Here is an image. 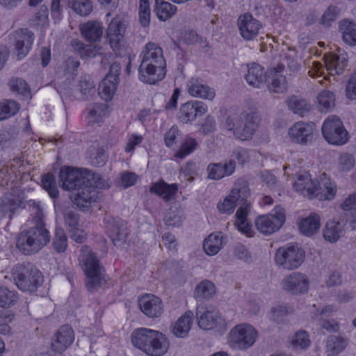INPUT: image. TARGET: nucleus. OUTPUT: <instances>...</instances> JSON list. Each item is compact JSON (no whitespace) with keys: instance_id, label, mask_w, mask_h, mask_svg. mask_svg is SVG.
<instances>
[{"instance_id":"obj_30","label":"nucleus","mask_w":356,"mask_h":356,"mask_svg":"<svg viewBox=\"0 0 356 356\" xmlns=\"http://www.w3.org/2000/svg\"><path fill=\"white\" fill-rule=\"evenodd\" d=\"M245 80L250 86L259 88L267 80L264 68L257 63L248 65Z\"/></svg>"},{"instance_id":"obj_59","label":"nucleus","mask_w":356,"mask_h":356,"mask_svg":"<svg viewBox=\"0 0 356 356\" xmlns=\"http://www.w3.org/2000/svg\"><path fill=\"white\" fill-rule=\"evenodd\" d=\"M102 46H78L76 50L82 58H90L102 54Z\"/></svg>"},{"instance_id":"obj_48","label":"nucleus","mask_w":356,"mask_h":356,"mask_svg":"<svg viewBox=\"0 0 356 356\" xmlns=\"http://www.w3.org/2000/svg\"><path fill=\"white\" fill-rule=\"evenodd\" d=\"M68 6L81 16H87L92 10V5L89 0H68Z\"/></svg>"},{"instance_id":"obj_21","label":"nucleus","mask_w":356,"mask_h":356,"mask_svg":"<svg viewBox=\"0 0 356 356\" xmlns=\"http://www.w3.org/2000/svg\"><path fill=\"white\" fill-rule=\"evenodd\" d=\"M238 26L241 36L247 40H252L256 37L259 30L261 28V22L254 18L250 13H245L239 17Z\"/></svg>"},{"instance_id":"obj_24","label":"nucleus","mask_w":356,"mask_h":356,"mask_svg":"<svg viewBox=\"0 0 356 356\" xmlns=\"http://www.w3.org/2000/svg\"><path fill=\"white\" fill-rule=\"evenodd\" d=\"M316 180L306 171L300 172L296 175L293 187L296 191L309 199L314 198V188Z\"/></svg>"},{"instance_id":"obj_52","label":"nucleus","mask_w":356,"mask_h":356,"mask_svg":"<svg viewBox=\"0 0 356 356\" xmlns=\"http://www.w3.org/2000/svg\"><path fill=\"white\" fill-rule=\"evenodd\" d=\"M53 248L58 253L64 252L67 248V237L62 228H56L53 238Z\"/></svg>"},{"instance_id":"obj_51","label":"nucleus","mask_w":356,"mask_h":356,"mask_svg":"<svg viewBox=\"0 0 356 356\" xmlns=\"http://www.w3.org/2000/svg\"><path fill=\"white\" fill-rule=\"evenodd\" d=\"M310 343L309 334L304 330L298 331L291 339V345L295 349H305Z\"/></svg>"},{"instance_id":"obj_7","label":"nucleus","mask_w":356,"mask_h":356,"mask_svg":"<svg viewBox=\"0 0 356 356\" xmlns=\"http://www.w3.org/2000/svg\"><path fill=\"white\" fill-rule=\"evenodd\" d=\"M257 337L258 332L253 326L239 324L230 330L228 342L233 348L246 350L254 345Z\"/></svg>"},{"instance_id":"obj_56","label":"nucleus","mask_w":356,"mask_h":356,"mask_svg":"<svg viewBox=\"0 0 356 356\" xmlns=\"http://www.w3.org/2000/svg\"><path fill=\"white\" fill-rule=\"evenodd\" d=\"M108 106L106 104H95L88 108V115L91 122H97L107 112Z\"/></svg>"},{"instance_id":"obj_35","label":"nucleus","mask_w":356,"mask_h":356,"mask_svg":"<svg viewBox=\"0 0 356 356\" xmlns=\"http://www.w3.org/2000/svg\"><path fill=\"white\" fill-rule=\"evenodd\" d=\"M141 55L143 63L165 65L163 49L160 46H145Z\"/></svg>"},{"instance_id":"obj_18","label":"nucleus","mask_w":356,"mask_h":356,"mask_svg":"<svg viewBox=\"0 0 356 356\" xmlns=\"http://www.w3.org/2000/svg\"><path fill=\"white\" fill-rule=\"evenodd\" d=\"M336 51L330 53L325 58V67L328 73L334 76L341 74L347 65V54L343 49L335 46Z\"/></svg>"},{"instance_id":"obj_31","label":"nucleus","mask_w":356,"mask_h":356,"mask_svg":"<svg viewBox=\"0 0 356 356\" xmlns=\"http://www.w3.org/2000/svg\"><path fill=\"white\" fill-rule=\"evenodd\" d=\"M321 226V218L315 213L302 218L298 223L300 232L305 236H311L318 232Z\"/></svg>"},{"instance_id":"obj_45","label":"nucleus","mask_w":356,"mask_h":356,"mask_svg":"<svg viewBox=\"0 0 356 356\" xmlns=\"http://www.w3.org/2000/svg\"><path fill=\"white\" fill-rule=\"evenodd\" d=\"M339 28L344 42L356 44V24L344 19L340 22Z\"/></svg>"},{"instance_id":"obj_1","label":"nucleus","mask_w":356,"mask_h":356,"mask_svg":"<svg viewBox=\"0 0 356 356\" xmlns=\"http://www.w3.org/2000/svg\"><path fill=\"white\" fill-rule=\"evenodd\" d=\"M29 207H33L35 227L22 232L18 235L16 242L17 248L25 254L38 252L47 245L50 238L49 232L44 227L40 206L35 202L31 201Z\"/></svg>"},{"instance_id":"obj_39","label":"nucleus","mask_w":356,"mask_h":356,"mask_svg":"<svg viewBox=\"0 0 356 356\" xmlns=\"http://www.w3.org/2000/svg\"><path fill=\"white\" fill-rule=\"evenodd\" d=\"M348 344V340L341 336H330L326 342V354L335 356L341 353Z\"/></svg>"},{"instance_id":"obj_61","label":"nucleus","mask_w":356,"mask_h":356,"mask_svg":"<svg viewBox=\"0 0 356 356\" xmlns=\"http://www.w3.org/2000/svg\"><path fill=\"white\" fill-rule=\"evenodd\" d=\"M290 307L286 305L282 304L276 305L271 309L270 318L275 322L280 323L282 321V318L290 312Z\"/></svg>"},{"instance_id":"obj_2","label":"nucleus","mask_w":356,"mask_h":356,"mask_svg":"<svg viewBox=\"0 0 356 356\" xmlns=\"http://www.w3.org/2000/svg\"><path fill=\"white\" fill-rule=\"evenodd\" d=\"M260 117L255 108H249L241 113H230L226 118L225 127L232 131L236 138L241 140L252 138L259 127Z\"/></svg>"},{"instance_id":"obj_12","label":"nucleus","mask_w":356,"mask_h":356,"mask_svg":"<svg viewBox=\"0 0 356 356\" xmlns=\"http://www.w3.org/2000/svg\"><path fill=\"white\" fill-rule=\"evenodd\" d=\"M315 125L312 122L299 121L294 123L288 130L291 140L295 143L306 145L314 138Z\"/></svg>"},{"instance_id":"obj_27","label":"nucleus","mask_w":356,"mask_h":356,"mask_svg":"<svg viewBox=\"0 0 356 356\" xmlns=\"http://www.w3.org/2000/svg\"><path fill=\"white\" fill-rule=\"evenodd\" d=\"M82 36L90 42H97L100 40L103 35L104 27L101 22L97 21H88L79 25Z\"/></svg>"},{"instance_id":"obj_41","label":"nucleus","mask_w":356,"mask_h":356,"mask_svg":"<svg viewBox=\"0 0 356 356\" xmlns=\"http://www.w3.org/2000/svg\"><path fill=\"white\" fill-rule=\"evenodd\" d=\"M222 248V236L221 233L211 234L205 238L203 248L208 255L216 254Z\"/></svg>"},{"instance_id":"obj_49","label":"nucleus","mask_w":356,"mask_h":356,"mask_svg":"<svg viewBox=\"0 0 356 356\" xmlns=\"http://www.w3.org/2000/svg\"><path fill=\"white\" fill-rule=\"evenodd\" d=\"M185 218L184 212L179 208H170L165 216V222L168 226H179Z\"/></svg>"},{"instance_id":"obj_6","label":"nucleus","mask_w":356,"mask_h":356,"mask_svg":"<svg viewBox=\"0 0 356 356\" xmlns=\"http://www.w3.org/2000/svg\"><path fill=\"white\" fill-rule=\"evenodd\" d=\"M107 186L102 178L93 177L92 180L87 179L85 184L76 188L78 192L72 195L71 199L80 209H88L98 198L97 188H104Z\"/></svg>"},{"instance_id":"obj_33","label":"nucleus","mask_w":356,"mask_h":356,"mask_svg":"<svg viewBox=\"0 0 356 356\" xmlns=\"http://www.w3.org/2000/svg\"><path fill=\"white\" fill-rule=\"evenodd\" d=\"M149 190L150 192L160 196L165 202H168L174 198L177 192L178 186L176 184H168L161 180L153 184Z\"/></svg>"},{"instance_id":"obj_40","label":"nucleus","mask_w":356,"mask_h":356,"mask_svg":"<svg viewBox=\"0 0 356 356\" xmlns=\"http://www.w3.org/2000/svg\"><path fill=\"white\" fill-rule=\"evenodd\" d=\"M177 10V6L165 0H155L154 11L161 21H165L172 17Z\"/></svg>"},{"instance_id":"obj_26","label":"nucleus","mask_w":356,"mask_h":356,"mask_svg":"<svg viewBox=\"0 0 356 356\" xmlns=\"http://www.w3.org/2000/svg\"><path fill=\"white\" fill-rule=\"evenodd\" d=\"M236 163L229 160L224 163H211L207 167L208 178L213 180H219L229 176L235 171Z\"/></svg>"},{"instance_id":"obj_47","label":"nucleus","mask_w":356,"mask_h":356,"mask_svg":"<svg viewBox=\"0 0 356 356\" xmlns=\"http://www.w3.org/2000/svg\"><path fill=\"white\" fill-rule=\"evenodd\" d=\"M198 146L199 143L195 138L186 136L182 141L179 149L175 154V156L182 159L193 153Z\"/></svg>"},{"instance_id":"obj_46","label":"nucleus","mask_w":356,"mask_h":356,"mask_svg":"<svg viewBox=\"0 0 356 356\" xmlns=\"http://www.w3.org/2000/svg\"><path fill=\"white\" fill-rule=\"evenodd\" d=\"M216 293V286L213 282L207 280L198 284L195 290V297L197 299H209Z\"/></svg>"},{"instance_id":"obj_3","label":"nucleus","mask_w":356,"mask_h":356,"mask_svg":"<svg viewBox=\"0 0 356 356\" xmlns=\"http://www.w3.org/2000/svg\"><path fill=\"white\" fill-rule=\"evenodd\" d=\"M133 345L149 356H163L170 343L161 332L147 328H140L131 334Z\"/></svg>"},{"instance_id":"obj_38","label":"nucleus","mask_w":356,"mask_h":356,"mask_svg":"<svg viewBox=\"0 0 356 356\" xmlns=\"http://www.w3.org/2000/svg\"><path fill=\"white\" fill-rule=\"evenodd\" d=\"M317 107L321 112L327 113L335 107L336 97L333 92L323 90L316 97Z\"/></svg>"},{"instance_id":"obj_25","label":"nucleus","mask_w":356,"mask_h":356,"mask_svg":"<svg viewBox=\"0 0 356 356\" xmlns=\"http://www.w3.org/2000/svg\"><path fill=\"white\" fill-rule=\"evenodd\" d=\"M188 92L190 95L202 98L208 100H213L215 97V90L204 84L202 80L196 78H191L187 83Z\"/></svg>"},{"instance_id":"obj_23","label":"nucleus","mask_w":356,"mask_h":356,"mask_svg":"<svg viewBox=\"0 0 356 356\" xmlns=\"http://www.w3.org/2000/svg\"><path fill=\"white\" fill-rule=\"evenodd\" d=\"M74 334L72 328L69 325L62 326L52 339L51 348L54 351L61 353L65 351L74 341Z\"/></svg>"},{"instance_id":"obj_22","label":"nucleus","mask_w":356,"mask_h":356,"mask_svg":"<svg viewBox=\"0 0 356 356\" xmlns=\"http://www.w3.org/2000/svg\"><path fill=\"white\" fill-rule=\"evenodd\" d=\"M314 198L321 201L334 199L337 193V185L323 174L319 181H316L314 188Z\"/></svg>"},{"instance_id":"obj_14","label":"nucleus","mask_w":356,"mask_h":356,"mask_svg":"<svg viewBox=\"0 0 356 356\" xmlns=\"http://www.w3.org/2000/svg\"><path fill=\"white\" fill-rule=\"evenodd\" d=\"M165 65H156L141 62L138 68V78L147 84H156L165 76Z\"/></svg>"},{"instance_id":"obj_19","label":"nucleus","mask_w":356,"mask_h":356,"mask_svg":"<svg viewBox=\"0 0 356 356\" xmlns=\"http://www.w3.org/2000/svg\"><path fill=\"white\" fill-rule=\"evenodd\" d=\"M141 312L149 318H157L163 312V305L159 298L153 294H145L138 299Z\"/></svg>"},{"instance_id":"obj_37","label":"nucleus","mask_w":356,"mask_h":356,"mask_svg":"<svg viewBox=\"0 0 356 356\" xmlns=\"http://www.w3.org/2000/svg\"><path fill=\"white\" fill-rule=\"evenodd\" d=\"M341 208L345 212L346 220L352 229H356V192L349 195L343 200Z\"/></svg>"},{"instance_id":"obj_10","label":"nucleus","mask_w":356,"mask_h":356,"mask_svg":"<svg viewBox=\"0 0 356 356\" xmlns=\"http://www.w3.org/2000/svg\"><path fill=\"white\" fill-rule=\"evenodd\" d=\"M284 221V209L282 207H277L275 209V213L263 215L257 218L255 226L261 233L270 235L279 230Z\"/></svg>"},{"instance_id":"obj_13","label":"nucleus","mask_w":356,"mask_h":356,"mask_svg":"<svg viewBox=\"0 0 356 356\" xmlns=\"http://www.w3.org/2000/svg\"><path fill=\"white\" fill-rule=\"evenodd\" d=\"M286 70L284 63L268 70L267 87L270 92L284 93L288 89V81L286 77Z\"/></svg>"},{"instance_id":"obj_20","label":"nucleus","mask_w":356,"mask_h":356,"mask_svg":"<svg viewBox=\"0 0 356 356\" xmlns=\"http://www.w3.org/2000/svg\"><path fill=\"white\" fill-rule=\"evenodd\" d=\"M127 26V21L122 16L117 15L111 20L106 30L109 44H118L123 41Z\"/></svg>"},{"instance_id":"obj_8","label":"nucleus","mask_w":356,"mask_h":356,"mask_svg":"<svg viewBox=\"0 0 356 356\" xmlns=\"http://www.w3.org/2000/svg\"><path fill=\"white\" fill-rule=\"evenodd\" d=\"M305 252L297 245L280 248L275 255V264L287 270L298 268L304 261Z\"/></svg>"},{"instance_id":"obj_29","label":"nucleus","mask_w":356,"mask_h":356,"mask_svg":"<svg viewBox=\"0 0 356 356\" xmlns=\"http://www.w3.org/2000/svg\"><path fill=\"white\" fill-rule=\"evenodd\" d=\"M108 232L116 246L122 245L128 236L127 225L122 220H113L108 227Z\"/></svg>"},{"instance_id":"obj_60","label":"nucleus","mask_w":356,"mask_h":356,"mask_svg":"<svg viewBox=\"0 0 356 356\" xmlns=\"http://www.w3.org/2000/svg\"><path fill=\"white\" fill-rule=\"evenodd\" d=\"M238 205L229 194L222 202L218 204V209L220 213L225 214H232L236 207Z\"/></svg>"},{"instance_id":"obj_55","label":"nucleus","mask_w":356,"mask_h":356,"mask_svg":"<svg viewBox=\"0 0 356 356\" xmlns=\"http://www.w3.org/2000/svg\"><path fill=\"white\" fill-rule=\"evenodd\" d=\"M204 42V38L194 31H183L179 33L178 37L179 44H195Z\"/></svg>"},{"instance_id":"obj_28","label":"nucleus","mask_w":356,"mask_h":356,"mask_svg":"<svg viewBox=\"0 0 356 356\" xmlns=\"http://www.w3.org/2000/svg\"><path fill=\"white\" fill-rule=\"evenodd\" d=\"M232 200L241 206H248L249 209L250 204L248 203V198L250 195V191L248 184L243 179H238L234 184L232 189L230 191Z\"/></svg>"},{"instance_id":"obj_53","label":"nucleus","mask_w":356,"mask_h":356,"mask_svg":"<svg viewBox=\"0 0 356 356\" xmlns=\"http://www.w3.org/2000/svg\"><path fill=\"white\" fill-rule=\"evenodd\" d=\"M11 40H14V44H31L34 40L33 33L28 29H20L15 31Z\"/></svg>"},{"instance_id":"obj_62","label":"nucleus","mask_w":356,"mask_h":356,"mask_svg":"<svg viewBox=\"0 0 356 356\" xmlns=\"http://www.w3.org/2000/svg\"><path fill=\"white\" fill-rule=\"evenodd\" d=\"M1 103L4 120L14 115L19 110V104L15 101L9 100Z\"/></svg>"},{"instance_id":"obj_16","label":"nucleus","mask_w":356,"mask_h":356,"mask_svg":"<svg viewBox=\"0 0 356 356\" xmlns=\"http://www.w3.org/2000/svg\"><path fill=\"white\" fill-rule=\"evenodd\" d=\"M196 316L199 327L203 330H211L225 324V320L218 312L203 307H197Z\"/></svg>"},{"instance_id":"obj_17","label":"nucleus","mask_w":356,"mask_h":356,"mask_svg":"<svg viewBox=\"0 0 356 356\" xmlns=\"http://www.w3.org/2000/svg\"><path fill=\"white\" fill-rule=\"evenodd\" d=\"M207 111V106L204 102L192 100L180 106L177 118L181 122L186 124L193 122L197 115H204Z\"/></svg>"},{"instance_id":"obj_57","label":"nucleus","mask_w":356,"mask_h":356,"mask_svg":"<svg viewBox=\"0 0 356 356\" xmlns=\"http://www.w3.org/2000/svg\"><path fill=\"white\" fill-rule=\"evenodd\" d=\"M9 86L13 92L28 97L30 90L26 82L19 78H13L9 81Z\"/></svg>"},{"instance_id":"obj_42","label":"nucleus","mask_w":356,"mask_h":356,"mask_svg":"<svg viewBox=\"0 0 356 356\" xmlns=\"http://www.w3.org/2000/svg\"><path fill=\"white\" fill-rule=\"evenodd\" d=\"M286 104L290 111L300 116H303L310 111L312 108L307 100L296 96L289 97L286 100Z\"/></svg>"},{"instance_id":"obj_5","label":"nucleus","mask_w":356,"mask_h":356,"mask_svg":"<svg viewBox=\"0 0 356 356\" xmlns=\"http://www.w3.org/2000/svg\"><path fill=\"white\" fill-rule=\"evenodd\" d=\"M13 275L17 286L24 291H35L43 282L41 272L30 263L17 264Z\"/></svg>"},{"instance_id":"obj_54","label":"nucleus","mask_w":356,"mask_h":356,"mask_svg":"<svg viewBox=\"0 0 356 356\" xmlns=\"http://www.w3.org/2000/svg\"><path fill=\"white\" fill-rule=\"evenodd\" d=\"M17 300V293L5 286L0 287V307H8Z\"/></svg>"},{"instance_id":"obj_9","label":"nucleus","mask_w":356,"mask_h":356,"mask_svg":"<svg viewBox=\"0 0 356 356\" xmlns=\"http://www.w3.org/2000/svg\"><path fill=\"white\" fill-rule=\"evenodd\" d=\"M322 134L330 144L343 145L348 141V132L341 119L337 115L329 116L322 126Z\"/></svg>"},{"instance_id":"obj_64","label":"nucleus","mask_w":356,"mask_h":356,"mask_svg":"<svg viewBox=\"0 0 356 356\" xmlns=\"http://www.w3.org/2000/svg\"><path fill=\"white\" fill-rule=\"evenodd\" d=\"M346 97L350 100H356V71L350 76L346 84Z\"/></svg>"},{"instance_id":"obj_58","label":"nucleus","mask_w":356,"mask_h":356,"mask_svg":"<svg viewBox=\"0 0 356 356\" xmlns=\"http://www.w3.org/2000/svg\"><path fill=\"white\" fill-rule=\"evenodd\" d=\"M31 23L35 26L45 27L48 25V8L47 6L42 5L40 7L38 12L31 19Z\"/></svg>"},{"instance_id":"obj_32","label":"nucleus","mask_w":356,"mask_h":356,"mask_svg":"<svg viewBox=\"0 0 356 356\" xmlns=\"http://www.w3.org/2000/svg\"><path fill=\"white\" fill-rule=\"evenodd\" d=\"M344 234V224L335 220L328 221L323 229L324 239L330 243L337 241Z\"/></svg>"},{"instance_id":"obj_15","label":"nucleus","mask_w":356,"mask_h":356,"mask_svg":"<svg viewBox=\"0 0 356 356\" xmlns=\"http://www.w3.org/2000/svg\"><path fill=\"white\" fill-rule=\"evenodd\" d=\"M60 186L65 191L76 190L87 181L81 172L76 168L63 167L59 173Z\"/></svg>"},{"instance_id":"obj_44","label":"nucleus","mask_w":356,"mask_h":356,"mask_svg":"<svg viewBox=\"0 0 356 356\" xmlns=\"http://www.w3.org/2000/svg\"><path fill=\"white\" fill-rule=\"evenodd\" d=\"M118 83L113 79L104 78L99 85V95L105 101L111 100L115 94Z\"/></svg>"},{"instance_id":"obj_43","label":"nucleus","mask_w":356,"mask_h":356,"mask_svg":"<svg viewBox=\"0 0 356 356\" xmlns=\"http://www.w3.org/2000/svg\"><path fill=\"white\" fill-rule=\"evenodd\" d=\"M21 199L19 196L13 194H6L2 199L1 210L5 216L10 219L15 210L19 207Z\"/></svg>"},{"instance_id":"obj_36","label":"nucleus","mask_w":356,"mask_h":356,"mask_svg":"<svg viewBox=\"0 0 356 356\" xmlns=\"http://www.w3.org/2000/svg\"><path fill=\"white\" fill-rule=\"evenodd\" d=\"M248 212L249 209H248L247 205L241 206L235 214L236 221L234 225L239 232L251 237L253 235L254 231L252 225L247 220Z\"/></svg>"},{"instance_id":"obj_4","label":"nucleus","mask_w":356,"mask_h":356,"mask_svg":"<svg viewBox=\"0 0 356 356\" xmlns=\"http://www.w3.org/2000/svg\"><path fill=\"white\" fill-rule=\"evenodd\" d=\"M81 250L79 262L86 277V285L90 291H93L99 288L104 281V268L88 246H82Z\"/></svg>"},{"instance_id":"obj_63","label":"nucleus","mask_w":356,"mask_h":356,"mask_svg":"<svg viewBox=\"0 0 356 356\" xmlns=\"http://www.w3.org/2000/svg\"><path fill=\"white\" fill-rule=\"evenodd\" d=\"M143 140V137L139 134H131L127 136L124 151L127 153L133 154L137 145H140Z\"/></svg>"},{"instance_id":"obj_50","label":"nucleus","mask_w":356,"mask_h":356,"mask_svg":"<svg viewBox=\"0 0 356 356\" xmlns=\"http://www.w3.org/2000/svg\"><path fill=\"white\" fill-rule=\"evenodd\" d=\"M41 182L42 188L48 193L51 197L57 198L58 197L56 181L52 174L47 173L43 175Z\"/></svg>"},{"instance_id":"obj_34","label":"nucleus","mask_w":356,"mask_h":356,"mask_svg":"<svg viewBox=\"0 0 356 356\" xmlns=\"http://www.w3.org/2000/svg\"><path fill=\"white\" fill-rule=\"evenodd\" d=\"M193 314L191 311L185 312L184 315L174 324L172 332L177 337H185L188 335L192 325Z\"/></svg>"},{"instance_id":"obj_11","label":"nucleus","mask_w":356,"mask_h":356,"mask_svg":"<svg viewBox=\"0 0 356 356\" xmlns=\"http://www.w3.org/2000/svg\"><path fill=\"white\" fill-rule=\"evenodd\" d=\"M309 283V280L305 274L295 272L284 277L280 282V286L284 291L298 295L308 291Z\"/></svg>"}]
</instances>
